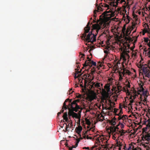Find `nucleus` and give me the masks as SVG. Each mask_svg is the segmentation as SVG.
<instances>
[{
	"label": "nucleus",
	"mask_w": 150,
	"mask_h": 150,
	"mask_svg": "<svg viewBox=\"0 0 150 150\" xmlns=\"http://www.w3.org/2000/svg\"><path fill=\"white\" fill-rule=\"evenodd\" d=\"M119 132L121 133V135H122L125 133V132H124V131L123 130H122V131H120Z\"/></svg>",
	"instance_id": "35"
},
{
	"label": "nucleus",
	"mask_w": 150,
	"mask_h": 150,
	"mask_svg": "<svg viewBox=\"0 0 150 150\" xmlns=\"http://www.w3.org/2000/svg\"><path fill=\"white\" fill-rule=\"evenodd\" d=\"M69 100V99L67 98L66 99L65 101H64V103L63 104V106L62 107V109L61 110V112H62V113H63L64 111V109H69V108H71V107L70 106H69V105H68V101Z\"/></svg>",
	"instance_id": "8"
},
{
	"label": "nucleus",
	"mask_w": 150,
	"mask_h": 150,
	"mask_svg": "<svg viewBox=\"0 0 150 150\" xmlns=\"http://www.w3.org/2000/svg\"><path fill=\"white\" fill-rule=\"evenodd\" d=\"M102 64L100 62L98 64V66H97V67L98 68V69H99V68H100L101 67H102Z\"/></svg>",
	"instance_id": "20"
},
{
	"label": "nucleus",
	"mask_w": 150,
	"mask_h": 150,
	"mask_svg": "<svg viewBox=\"0 0 150 150\" xmlns=\"http://www.w3.org/2000/svg\"><path fill=\"white\" fill-rule=\"evenodd\" d=\"M125 73H126V74L129 75L131 74V73L130 71L129 70H126L125 68Z\"/></svg>",
	"instance_id": "24"
},
{
	"label": "nucleus",
	"mask_w": 150,
	"mask_h": 150,
	"mask_svg": "<svg viewBox=\"0 0 150 150\" xmlns=\"http://www.w3.org/2000/svg\"><path fill=\"white\" fill-rule=\"evenodd\" d=\"M103 84L101 83H93L92 85H91V88H94V87L96 88H98L100 90H101V89L102 90V92L103 93L105 94H106L107 93L106 91L103 88Z\"/></svg>",
	"instance_id": "7"
},
{
	"label": "nucleus",
	"mask_w": 150,
	"mask_h": 150,
	"mask_svg": "<svg viewBox=\"0 0 150 150\" xmlns=\"http://www.w3.org/2000/svg\"><path fill=\"white\" fill-rule=\"evenodd\" d=\"M96 22V21L95 20H93V22L91 23V24H92L93 23H95Z\"/></svg>",
	"instance_id": "61"
},
{
	"label": "nucleus",
	"mask_w": 150,
	"mask_h": 150,
	"mask_svg": "<svg viewBox=\"0 0 150 150\" xmlns=\"http://www.w3.org/2000/svg\"><path fill=\"white\" fill-rule=\"evenodd\" d=\"M119 113H120V115L121 116V114L122 113V110H120V112Z\"/></svg>",
	"instance_id": "57"
},
{
	"label": "nucleus",
	"mask_w": 150,
	"mask_h": 150,
	"mask_svg": "<svg viewBox=\"0 0 150 150\" xmlns=\"http://www.w3.org/2000/svg\"><path fill=\"white\" fill-rule=\"evenodd\" d=\"M83 149H89V148L88 147H84L83 148Z\"/></svg>",
	"instance_id": "59"
},
{
	"label": "nucleus",
	"mask_w": 150,
	"mask_h": 150,
	"mask_svg": "<svg viewBox=\"0 0 150 150\" xmlns=\"http://www.w3.org/2000/svg\"><path fill=\"white\" fill-rule=\"evenodd\" d=\"M127 117V116L126 115H123L121 116L122 119L124 121V120H125Z\"/></svg>",
	"instance_id": "16"
},
{
	"label": "nucleus",
	"mask_w": 150,
	"mask_h": 150,
	"mask_svg": "<svg viewBox=\"0 0 150 150\" xmlns=\"http://www.w3.org/2000/svg\"><path fill=\"white\" fill-rule=\"evenodd\" d=\"M134 101V100H131L130 101V102L131 103H132Z\"/></svg>",
	"instance_id": "60"
},
{
	"label": "nucleus",
	"mask_w": 150,
	"mask_h": 150,
	"mask_svg": "<svg viewBox=\"0 0 150 150\" xmlns=\"http://www.w3.org/2000/svg\"><path fill=\"white\" fill-rule=\"evenodd\" d=\"M116 144H117V146L120 147L122 146V143L120 142H117Z\"/></svg>",
	"instance_id": "18"
},
{
	"label": "nucleus",
	"mask_w": 150,
	"mask_h": 150,
	"mask_svg": "<svg viewBox=\"0 0 150 150\" xmlns=\"http://www.w3.org/2000/svg\"><path fill=\"white\" fill-rule=\"evenodd\" d=\"M87 81L85 79H84V85L86 86V84L87 82Z\"/></svg>",
	"instance_id": "48"
},
{
	"label": "nucleus",
	"mask_w": 150,
	"mask_h": 150,
	"mask_svg": "<svg viewBox=\"0 0 150 150\" xmlns=\"http://www.w3.org/2000/svg\"><path fill=\"white\" fill-rule=\"evenodd\" d=\"M135 24H133L132 25V30L135 27Z\"/></svg>",
	"instance_id": "41"
},
{
	"label": "nucleus",
	"mask_w": 150,
	"mask_h": 150,
	"mask_svg": "<svg viewBox=\"0 0 150 150\" xmlns=\"http://www.w3.org/2000/svg\"><path fill=\"white\" fill-rule=\"evenodd\" d=\"M89 98L91 100H93L95 99V97L94 96H91L89 97Z\"/></svg>",
	"instance_id": "34"
},
{
	"label": "nucleus",
	"mask_w": 150,
	"mask_h": 150,
	"mask_svg": "<svg viewBox=\"0 0 150 150\" xmlns=\"http://www.w3.org/2000/svg\"><path fill=\"white\" fill-rule=\"evenodd\" d=\"M113 122H115V121L114 120V119H112L110 122V123H113Z\"/></svg>",
	"instance_id": "43"
},
{
	"label": "nucleus",
	"mask_w": 150,
	"mask_h": 150,
	"mask_svg": "<svg viewBox=\"0 0 150 150\" xmlns=\"http://www.w3.org/2000/svg\"><path fill=\"white\" fill-rule=\"evenodd\" d=\"M87 59L88 60H86V61H87V62H90L91 61V60L90 59V58L88 57H87Z\"/></svg>",
	"instance_id": "40"
},
{
	"label": "nucleus",
	"mask_w": 150,
	"mask_h": 150,
	"mask_svg": "<svg viewBox=\"0 0 150 150\" xmlns=\"http://www.w3.org/2000/svg\"><path fill=\"white\" fill-rule=\"evenodd\" d=\"M139 66H138V64L137 66L139 67L140 68V67H142L141 64H139Z\"/></svg>",
	"instance_id": "62"
},
{
	"label": "nucleus",
	"mask_w": 150,
	"mask_h": 150,
	"mask_svg": "<svg viewBox=\"0 0 150 150\" xmlns=\"http://www.w3.org/2000/svg\"><path fill=\"white\" fill-rule=\"evenodd\" d=\"M73 91H72V89H71L68 92L67 94L69 95L71 94Z\"/></svg>",
	"instance_id": "33"
},
{
	"label": "nucleus",
	"mask_w": 150,
	"mask_h": 150,
	"mask_svg": "<svg viewBox=\"0 0 150 150\" xmlns=\"http://www.w3.org/2000/svg\"><path fill=\"white\" fill-rule=\"evenodd\" d=\"M67 116V112H64V115L63 116L64 119L65 120L66 122H67L69 120Z\"/></svg>",
	"instance_id": "12"
},
{
	"label": "nucleus",
	"mask_w": 150,
	"mask_h": 150,
	"mask_svg": "<svg viewBox=\"0 0 150 150\" xmlns=\"http://www.w3.org/2000/svg\"><path fill=\"white\" fill-rule=\"evenodd\" d=\"M83 78H85V79H87V76L86 74H84L83 76Z\"/></svg>",
	"instance_id": "46"
},
{
	"label": "nucleus",
	"mask_w": 150,
	"mask_h": 150,
	"mask_svg": "<svg viewBox=\"0 0 150 150\" xmlns=\"http://www.w3.org/2000/svg\"><path fill=\"white\" fill-rule=\"evenodd\" d=\"M148 50H149V51L147 53V55L148 57L150 58V48H148Z\"/></svg>",
	"instance_id": "28"
},
{
	"label": "nucleus",
	"mask_w": 150,
	"mask_h": 150,
	"mask_svg": "<svg viewBox=\"0 0 150 150\" xmlns=\"http://www.w3.org/2000/svg\"><path fill=\"white\" fill-rule=\"evenodd\" d=\"M81 95L79 93H77L76 94V97L78 98H81Z\"/></svg>",
	"instance_id": "27"
},
{
	"label": "nucleus",
	"mask_w": 150,
	"mask_h": 150,
	"mask_svg": "<svg viewBox=\"0 0 150 150\" xmlns=\"http://www.w3.org/2000/svg\"><path fill=\"white\" fill-rule=\"evenodd\" d=\"M100 137V136L99 137H98V138H97L96 139V141H97V142L98 143H100V141L99 139V138Z\"/></svg>",
	"instance_id": "38"
},
{
	"label": "nucleus",
	"mask_w": 150,
	"mask_h": 150,
	"mask_svg": "<svg viewBox=\"0 0 150 150\" xmlns=\"http://www.w3.org/2000/svg\"><path fill=\"white\" fill-rule=\"evenodd\" d=\"M74 109H76V108H69V112L68 113L69 116V117H70L71 116H72L73 117H75L76 118L80 119L81 117L80 113L78 115L77 113L74 112V111H75L74 110ZM69 119H70V117H69Z\"/></svg>",
	"instance_id": "4"
},
{
	"label": "nucleus",
	"mask_w": 150,
	"mask_h": 150,
	"mask_svg": "<svg viewBox=\"0 0 150 150\" xmlns=\"http://www.w3.org/2000/svg\"><path fill=\"white\" fill-rule=\"evenodd\" d=\"M92 50V49H91L89 50L88 51V52L90 53H91V51Z\"/></svg>",
	"instance_id": "63"
},
{
	"label": "nucleus",
	"mask_w": 150,
	"mask_h": 150,
	"mask_svg": "<svg viewBox=\"0 0 150 150\" xmlns=\"http://www.w3.org/2000/svg\"><path fill=\"white\" fill-rule=\"evenodd\" d=\"M86 138L87 139H92V138L90 137H89L88 135L86 137Z\"/></svg>",
	"instance_id": "45"
},
{
	"label": "nucleus",
	"mask_w": 150,
	"mask_h": 150,
	"mask_svg": "<svg viewBox=\"0 0 150 150\" xmlns=\"http://www.w3.org/2000/svg\"><path fill=\"white\" fill-rule=\"evenodd\" d=\"M104 52L106 54H108L109 53V52L107 50H104Z\"/></svg>",
	"instance_id": "51"
},
{
	"label": "nucleus",
	"mask_w": 150,
	"mask_h": 150,
	"mask_svg": "<svg viewBox=\"0 0 150 150\" xmlns=\"http://www.w3.org/2000/svg\"><path fill=\"white\" fill-rule=\"evenodd\" d=\"M145 76H146L149 78L150 76V74L149 72L148 73L146 74H145Z\"/></svg>",
	"instance_id": "36"
},
{
	"label": "nucleus",
	"mask_w": 150,
	"mask_h": 150,
	"mask_svg": "<svg viewBox=\"0 0 150 150\" xmlns=\"http://www.w3.org/2000/svg\"><path fill=\"white\" fill-rule=\"evenodd\" d=\"M71 147L73 148H76V147L75 146V145H72V146Z\"/></svg>",
	"instance_id": "64"
},
{
	"label": "nucleus",
	"mask_w": 150,
	"mask_h": 150,
	"mask_svg": "<svg viewBox=\"0 0 150 150\" xmlns=\"http://www.w3.org/2000/svg\"><path fill=\"white\" fill-rule=\"evenodd\" d=\"M110 39V38L109 37H108V38H107V40L106 41V44H107L108 45L109 41Z\"/></svg>",
	"instance_id": "29"
},
{
	"label": "nucleus",
	"mask_w": 150,
	"mask_h": 150,
	"mask_svg": "<svg viewBox=\"0 0 150 150\" xmlns=\"http://www.w3.org/2000/svg\"><path fill=\"white\" fill-rule=\"evenodd\" d=\"M118 110V109H117V110L115 108L114 109V112L115 113V115L116 114H116V112H117V111Z\"/></svg>",
	"instance_id": "39"
},
{
	"label": "nucleus",
	"mask_w": 150,
	"mask_h": 150,
	"mask_svg": "<svg viewBox=\"0 0 150 150\" xmlns=\"http://www.w3.org/2000/svg\"><path fill=\"white\" fill-rule=\"evenodd\" d=\"M134 146L133 145H130V144H129V147H128V149H127L126 150H131L132 149V148Z\"/></svg>",
	"instance_id": "23"
},
{
	"label": "nucleus",
	"mask_w": 150,
	"mask_h": 150,
	"mask_svg": "<svg viewBox=\"0 0 150 150\" xmlns=\"http://www.w3.org/2000/svg\"><path fill=\"white\" fill-rule=\"evenodd\" d=\"M129 52V49L125 47L121 55V57L124 61H126L127 59H129L130 56L128 54Z\"/></svg>",
	"instance_id": "5"
},
{
	"label": "nucleus",
	"mask_w": 150,
	"mask_h": 150,
	"mask_svg": "<svg viewBox=\"0 0 150 150\" xmlns=\"http://www.w3.org/2000/svg\"><path fill=\"white\" fill-rule=\"evenodd\" d=\"M98 6L97 8L98 11H103V8L101 7L108 8L106 11L103 13V15L105 16H108L110 15L109 14H108V13L112 12L111 10V9H109L110 7V5L106 4V3H104L103 4L101 3L99 6H98V4L96 5V6Z\"/></svg>",
	"instance_id": "2"
},
{
	"label": "nucleus",
	"mask_w": 150,
	"mask_h": 150,
	"mask_svg": "<svg viewBox=\"0 0 150 150\" xmlns=\"http://www.w3.org/2000/svg\"><path fill=\"white\" fill-rule=\"evenodd\" d=\"M81 54L82 55V56L81 57V58H84V57L85 56V54Z\"/></svg>",
	"instance_id": "49"
},
{
	"label": "nucleus",
	"mask_w": 150,
	"mask_h": 150,
	"mask_svg": "<svg viewBox=\"0 0 150 150\" xmlns=\"http://www.w3.org/2000/svg\"><path fill=\"white\" fill-rule=\"evenodd\" d=\"M126 25L125 24L124 25L123 27L122 28V31L123 32H125V31L126 30Z\"/></svg>",
	"instance_id": "31"
},
{
	"label": "nucleus",
	"mask_w": 150,
	"mask_h": 150,
	"mask_svg": "<svg viewBox=\"0 0 150 150\" xmlns=\"http://www.w3.org/2000/svg\"><path fill=\"white\" fill-rule=\"evenodd\" d=\"M109 103H110V106L109 107L108 109L110 110H113V105H115V103L114 102H112L110 100H109Z\"/></svg>",
	"instance_id": "11"
},
{
	"label": "nucleus",
	"mask_w": 150,
	"mask_h": 150,
	"mask_svg": "<svg viewBox=\"0 0 150 150\" xmlns=\"http://www.w3.org/2000/svg\"><path fill=\"white\" fill-rule=\"evenodd\" d=\"M122 74L121 73V72H120L119 73V76H120L119 77H120V76H122Z\"/></svg>",
	"instance_id": "55"
},
{
	"label": "nucleus",
	"mask_w": 150,
	"mask_h": 150,
	"mask_svg": "<svg viewBox=\"0 0 150 150\" xmlns=\"http://www.w3.org/2000/svg\"><path fill=\"white\" fill-rule=\"evenodd\" d=\"M122 79V76H120V77H119V81H121Z\"/></svg>",
	"instance_id": "52"
},
{
	"label": "nucleus",
	"mask_w": 150,
	"mask_h": 150,
	"mask_svg": "<svg viewBox=\"0 0 150 150\" xmlns=\"http://www.w3.org/2000/svg\"><path fill=\"white\" fill-rule=\"evenodd\" d=\"M144 39L145 42L148 44V41L149 40L148 38H144Z\"/></svg>",
	"instance_id": "26"
},
{
	"label": "nucleus",
	"mask_w": 150,
	"mask_h": 150,
	"mask_svg": "<svg viewBox=\"0 0 150 150\" xmlns=\"http://www.w3.org/2000/svg\"><path fill=\"white\" fill-rule=\"evenodd\" d=\"M96 68H95L94 67L92 68L91 70V74H93V73L95 72L96 71Z\"/></svg>",
	"instance_id": "17"
},
{
	"label": "nucleus",
	"mask_w": 150,
	"mask_h": 150,
	"mask_svg": "<svg viewBox=\"0 0 150 150\" xmlns=\"http://www.w3.org/2000/svg\"><path fill=\"white\" fill-rule=\"evenodd\" d=\"M79 68H80V67H79V66L78 65L77 66V70L76 71V73L78 74L79 73H80L81 72V70H80V71H78V70L79 69Z\"/></svg>",
	"instance_id": "21"
},
{
	"label": "nucleus",
	"mask_w": 150,
	"mask_h": 150,
	"mask_svg": "<svg viewBox=\"0 0 150 150\" xmlns=\"http://www.w3.org/2000/svg\"><path fill=\"white\" fill-rule=\"evenodd\" d=\"M127 81H128V84L126 86L128 88H130V83L128 81V80L127 79L126 81V82H127Z\"/></svg>",
	"instance_id": "19"
},
{
	"label": "nucleus",
	"mask_w": 150,
	"mask_h": 150,
	"mask_svg": "<svg viewBox=\"0 0 150 150\" xmlns=\"http://www.w3.org/2000/svg\"><path fill=\"white\" fill-rule=\"evenodd\" d=\"M82 128L81 127H80L79 128H78L77 129V130L76 131V132L77 133H78L79 135H80V136H81V135L80 134V133L81 132L82 130Z\"/></svg>",
	"instance_id": "15"
},
{
	"label": "nucleus",
	"mask_w": 150,
	"mask_h": 150,
	"mask_svg": "<svg viewBox=\"0 0 150 150\" xmlns=\"http://www.w3.org/2000/svg\"><path fill=\"white\" fill-rule=\"evenodd\" d=\"M76 74H77L76 73V74H75V75H74V78H75V79H76V78H78V77H80V76H81V74H79V75H78V76H76Z\"/></svg>",
	"instance_id": "30"
},
{
	"label": "nucleus",
	"mask_w": 150,
	"mask_h": 150,
	"mask_svg": "<svg viewBox=\"0 0 150 150\" xmlns=\"http://www.w3.org/2000/svg\"><path fill=\"white\" fill-rule=\"evenodd\" d=\"M87 124L88 125H90L91 124V122L89 120H88L87 121Z\"/></svg>",
	"instance_id": "50"
},
{
	"label": "nucleus",
	"mask_w": 150,
	"mask_h": 150,
	"mask_svg": "<svg viewBox=\"0 0 150 150\" xmlns=\"http://www.w3.org/2000/svg\"><path fill=\"white\" fill-rule=\"evenodd\" d=\"M115 115H117V116H119V117L117 118V120H120L122 119L121 116L120 115V113H118V114H116Z\"/></svg>",
	"instance_id": "25"
},
{
	"label": "nucleus",
	"mask_w": 150,
	"mask_h": 150,
	"mask_svg": "<svg viewBox=\"0 0 150 150\" xmlns=\"http://www.w3.org/2000/svg\"><path fill=\"white\" fill-rule=\"evenodd\" d=\"M110 131L112 133L115 132H116V128H115V127L111 126L109 127Z\"/></svg>",
	"instance_id": "14"
},
{
	"label": "nucleus",
	"mask_w": 150,
	"mask_h": 150,
	"mask_svg": "<svg viewBox=\"0 0 150 150\" xmlns=\"http://www.w3.org/2000/svg\"><path fill=\"white\" fill-rule=\"evenodd\" d=\"M80 101V99H77L75 100L72 102V100H69L68 101V105L70 106L71 108H76V109H74V110L76 112H77L78 110L80 109L81 108L79 105H77V103L79 102Z\"/></svg>",
	"instance_id": "3"
},
{
	"label": "nucleus",
	"mask_w": 150,
	"mask_h": 150,
	"mask_svg": "<svg viewBox=\"0 0 150 150\" xmlns=\"http://www.w3.org/2000/svg\"><path fill=\"white\" fill-rule=\"evenodd\" d=\"M98 21L96 24L92 25V31L91 33H89L86 36V33H88L91 29L90 26L89 25L90 22H88L87 23L86 26L84 28V32L83 34L82 38H84L85 41L88 42H91V43H93V42L95 41L96 40V35L93 33L92 32L94 30H96V34L101 28V26L102 23L101 22H99Z\"/></svg>",
	"instance_id": "1"
},
{
	"label": "nucleus",
	"mask_w": 150,
	"mask_h": 150,
	"mask_svg": "<svg viewBox=\"0 0 150 150\" xmlns=\"http://www.w3.org/2000/svg\"><path fill=\"white\" fill-rule=\"evenodd\" d=\"M147 45L150 48V40H149V42L148 43Z\"/></svg>",
	"instance_id": "56"
},
{
	"label": "nucleus",
	"mask_w": 150,
	"mask_h": 150,
	"mask_svg": "<svg viewBox=\"0 0 150 150\" xmlns=\"http://www.w3.org/2000/svg\"><path fill=\"white\" fill-rule=\"evenodd\" d=\"M79 68H80V67H79V66L78 65L77 66V70L76 71V73L78 74L79 73H80L81 72V70H80V71H78V70L79 69Z\"/></svg>",
	"instance_id": "22"
},
{
	"label": "nucleus",
	"mask_w": 150,
	"mask_h": 150,
	"mask_svg": "<svg viewBox=\"0 0 150 150\" xmlns=\"http://www.w3.org/2000/svg\"><path fill=\"white\" fill-rule=\"evenodd\" d=\"M104 88L107 91V93L106 94H105L103 93L102 92V94L103 95H106L108 96V93L110 92V85L109 84H106L104 86Z\"/></svg>",
	"instance_id": "10"
},
{
	"label": "nucleus",
	"mask_w": 150,
	"mask_h": 150,
	"mask_svg": "<svg viewBox=\"0 0 150 150\" xmlns=\"http://www.w3.org/2000/svg\"><path fill=\"white\" fill-rule=\"evenodd\" d=\"M117 89L119 91H121V88H122V86H120V85H119V86H117Z\"/></svg>",
	"instance_id": "32"
},
{
	"label": "nucleus",
	"mask_w": 150,
	"mask_h": 150,
	"mask_svg": "<svg viewBox=\"0 0 150 150\" xmlns=\"http://www.w3.org/2000/svg\"><path fill=\"white\" fill-rule=\"evenodd\" d=\"M119 126V125H118L116 127H115V128H116V130L117 129H119V128H118V127Z\"/></svg>",
	"instance_id": "58"
},
{
	"label": "nucleus",
	"mask_w": 150,
	"mask_h": 150,
	"mask_svg": "<svg viewBox=\"0 0 150 150\" xmlns=\"http://www.w3.org/2000/svg\"><path fill=\"white\" fill-rule=\"evenodd\" d=\"M76 142L77 143H79V142H80V139L79 138V139H76Z\"/></svg>",
	"instance_id": "44"
},
{
	"label": "nucleus",
	"mask_w": 150,
	"mask_h": 150,
	"mask_svg": "<svg viewBox=\"0 0 150 150\" xmlns=\"http://www.w3.org/2000/svg\"><path fill=\"white\" fill-rule=\"evenodd\" d=\"M104 1L105 2H106L108 3H109V2H108V1H110L109 0H104Z\"/></svg>",
	"instance_id": "54"
},
{
	"label": "nucleus",
	"mask_w": 150,
	"mask_h": 150,
	"mask_svg": "<svg viewBox=\"0 0 150 150\" xmlns=\"http://www.w3.org/2000/svg\"><path fill=\"white\" fill-rule=\"evenodd\" d=\"M111 125L112 126V127H115V122H113L111 123Z\"/></svg>",
	"instance_id": "47"
},
{
	"label": "nucleus",
	"mask_w": 150,
	"mask_h": 150,
	"mask_svg": "<svg viewBox=\"0 0 150 150\" xmlns=\"http://www.w3.org/2000/svg\"><path fill=\"white\" fill-rule=\"evenodd\" d=\"M125 145L124 146L123 148V149H124L125 150H126L127 149V148L126 147V145L125 144Z\"/></svg>",
	"instance_id": "42"
},
{
	"label": "nucleus",
	"mask_w": 150,
	"mask_h": 150,
	"mask_svg": "<svg viewBox=\"0 0 150 150\" xmlns=\"http://www.w3.org/2000/svg\"><path fill=\"white\" fill-rule=\"evenodd\" d=\"M87 61H86L85 63L83 64V67H86L88 66H91L92 65L96 66V62L93 61L91 60L90 62H87Z\"/></svg>",
	"instance_id": "9"
},
{
	"label": "nucleus",
	"mask_w": 150,
	"mask_h": 150,
	"mask_svg": "<svg viewBox=\"0 0 150 150\" xmlns=\"http://www.w3.org/2000/svg\"><path fill=\"white\" fill-rule=\"evenodd\" d=\"M62 112H58V114H57V117H58V116L60 115L61 113H62Z\"/></svg>",
	"instance_id": "53"
},
{
	"label": "nucleus",
	"mask_w": 150,
	"mask_h": 150,
	"mask_svg": "<svg viewBox=\"0 0 150 150\" xmlns=\"http://www.w3.org/2000/svg\"><path fill=\"white\" fill-rule=\"evenodd\" d=\"M125 72V69H123V72H121V73L123 75V76H124V75L125 74H126Z\"/></svg>",
	"instance_id": "37"
},
{
	"label": "nucleus",
	"mask_w": 150,
	"mask_h": 150,
	"mask_svg": "<svg viewBox=\"0 0 150 150\" xmlns=\"http://www.w3.org/2000/svg\"><path fill=\"white\" fill-rule=\"evenodd\" d=\"M142 140L143 141H146V143L147 144H149V145H146V147L150 149V133H147L145 134H143L142 137Z\"/></svg>",
	"instance_id": "6"
},
{
	"label": "nucleus",
	"mask_w": 150,
	"mask_h": 150,
	"mask_svg": "<svg viewBox=\"0 0 150 150\" xmlns=\"http://www.w3.org/2000/svg\"><path fill=\"white\" fill-rule=\"evenodd\" d=\"M143 71L144 73V74L145 75L146 74H147L148 73H149V70L147 69V67H146L143 69Z\"/></svg>",
	"instance_id": "13"
}]
</instances>
